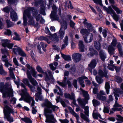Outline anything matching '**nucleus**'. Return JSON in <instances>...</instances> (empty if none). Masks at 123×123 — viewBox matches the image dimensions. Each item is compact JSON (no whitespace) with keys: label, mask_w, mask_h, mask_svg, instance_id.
<instances>
[{"label":"nucleus","mask_w":123,"mask_h":123,"mask_svg":"<svg viewBox=\"0 0 123 123\" xmlns=\"http://www.w3.org/2000/svg\"><path fill=\"white\" fill-rule=\"evenodd\" d=\"M94 3L97 4L101 5L102 4L101 0H93Z\"/></svg>","instance_id":"052dcab7"},{"label":"nucleus","mask_w":123,"mask_h":123,"mask_svg":"<svg viewBox=\"0 0 123 123\" xmlns=\"http://www.w3.org/2000/svg\"><path fill=\"white\" fill-rule=\"evenodd\" d=\"M83 24L84 25L87 26V28L90 31H92V30L93 29V27H92L91 24L89 23H88L85 21L83 23Z\"/></svg>","instance_id":"7c9ffc66"},{"label":"nucleus","mask_w":123,"mask_h":123,"mask_svg":"<svg viewBox=\"0 0 123 123\" xmlns=\"http://www.w3.org/2000/svg\"><path fill=\"white\" fill-rule=\"evenodd\" d=\"M13 44L9 43L8 40H2V46L4 47H7L9 49H11L13 46Z\"/></svg>","instance_id":"4468645a"},{"label":"nucleus","mask_w":123,"mask_h":123,"mask_svg":"<svg viewBox=\"0 0 123 123\" xmlns=\"http://www.w3.org/2000/svg\"><path fill=\"white\" fill-rule=\"evenodd\" d=\"M14 35L16 36L13 38V39L14 40L19 41L21 39V38L19 37V35L16 32H14Z\"/></svg>","instance_id":"8fccbe9b"},{"label":"nucleus","mask_w":123,"mask_h":123,"mask_svg":"<svg viewBox=\"0 0 123 123\" xmlns=\"http://www.w3.org/2000/svg\"><path fill=\"white\" fill-rule=\"evenodd\" d=\"M117 117L118 118H117V121H120L123 122V117L119 115H117Z\"/></svg>","instance_id":"0e129e2a"},{"label":"nucleus","mask_w":123,"mask_h":123,"mask_svg":"<svg viewBox=\"0 0 123 123\" xmlns=\"http://www.w3.org/2000/svg\"><path fill=\"white\" fill-rule=\"evenodd\" d=\"M27 12L26 13L27 16L28 18L29 19L28 21V24L31 25H34L35 24L34 20L33 19V17L31 16L30 11H29L28 10Z\"/></svg>","instance_id":"f8f14e48"},{"label":"nucleus","mask_w":123,"mask_h":123,"mask_svg":"<svg viewBox=\"0 0 123 123\" xmlns=\"http://www.w3.org/2000/svg\"><path fill=\"white\" fill-rule=\"evenodd\" d=\"M29 11H32V14L33 16L35 18L36 20L37 21H39L42 16L38 14L39 11L37 9H34L33 7H29L27 9Z\"/></svg>","instance_id":"6e6552de"},{"label":"nucleus","mask_w":123,"mask_h":123,"mask_svg":"<svg viewBox=\"0 0 123 123\" xmlns=\"http://www.w3.org/2000/svg\"><path fill=\"white\" fill-rule=\"evenodd\" d=\"M68 37L67 36H66L63 40V42L64 44L66 46H67L68 45Z\"/></svg>","instance_id":"603ef678"},{"label":"nucleus","mask_w":123,"mask_h":123,"mask_svg":"<svg viewBox=\"0 0 123 123\" xmlns=\"http://www.w3.org/2000/svg\"><path fill=\"white\" fill-rule=\"evenodd\" d=\"M2 61L5 62L8 61L7 58V56L6 55H4L2 56Z\"/></svg>","instance_id":"e2e57ef3"},{"label":"nucleus","mask_w":123,"mask_h":123,"mask_svg":"<svg viewBox=\"0 0 123 123\" xmlns=\"http://www.w3.org/2000/svg\"><path fill=\"white\" fill-rule=\"evenodd\" d=\"M88 78L84 76H82L81 77H80L78 78V80L80 84L83 87H85V85L83 84L84 81L83 80L84 79H87Z\"/></svg>","instance_id":"bb28decb"},{"label":"nucleus","mask_w":123,"mask_h":123,"mask_svg":"<svg viewBox=\"0 0 123 123\" xmlns=\"http://www.w3.org/2000/svg\"><path fill=\"white\" fill-rule=\"evenodd\" d=\"M107 30L106 29H103V30L102 34L103 37L105 38L107 36Z\"/></svg>","instance_id":"69168bd1"},{"label":"nucleus","mask_w":123,"mask_h":123,"mask_svg":"<svg viewBox=\"0 0 123 123\" xmlns=\"http://www.w3.org/2000/svg\"><path fill=\"white\" fill-rule=\"evenodd\" d=\"M37 92L36 93L35 96L37 97L39 100L43 98L42 96L41 95L42 89L41 87L38 86L37 88Z\"/></svg>","instance_id":"a211bd4d"},{"label":"nucleus","mask_w":123,"mask_h":123,"mask_svg":"<svg viewBox=\"0 0 123 123\" xmlns=\"http://www.w3.org/2000/svg\"><path fill=\"white\" fill-rule=\"evenodd\" d=\"M106 11L108 14H110L111 15L115 12L111 7H110L107 8Z\"/></svg>","instance_id":"49530a36"},{"label":"nucleus","mask_w":123,"mask_h":123,"mask_svg":"<svg viewBox=\"0 0 123 123\" xmlns=\"http://www.w3.org/2000/svg\"><path fill=\"white\" fill-rule=\"evenodd\" d=\"M16 99L15 98H13L11 99L10 102L11 103L15 104L16 103Z\"/></svg>","instance_id":"680f3d73"},{"label":"nucleus","mask_w":123,"mask_h":123,"mask_svg":"<svg viewBox=\"0 0 123 123\" xmlns=\"http://www.w3.org/2000/svg\"><path fill=\"white\" fill-rule=\"evenodd\" d=\"M52 38L54 39V41L56 42H58L59 41L58 38V37L56 33H55L52 35Z\"/></svg>","instance_id":"3c124183"},{"label":"nucleus","mask_w":123,"mask_h":123,"mask_svg":"<svg viewBox=\"0 0 123 123\" xmlns=\"http://www.w3.org/2000/svg\"><path fill=\"white\" fill-rule=\"evenodd\" d=\"M38 39L39 40H45L46 42H49L48 39H47V38L43 36H41L38 38Z\"/></svg>","instance_id":"bf43d9fd"},{"label":"nucleus","mask_w":123,"mask_h":123,"mask_svg":"<svg viewBox=\"0 0 123 123\" xmlns=\"http://www.w3.org/2000/svg\"><path fill=\"white\" fill-rule=\"evenodd\" d=\"M6 74V72L3 68L2 65H0V74L5 75Z\"/></svg>","instance_id":"c03bdc74"},{"label":"nucleus","mask_w":123,"mask_h":123,"mask_svg":"<svg viewBox=\"0 0 123 123\" xmlns=\"http://www.w3.org/2000/svg\"><path fill=\"white\" fill-rule=\"evenodd\" d=\"M12 31L9 30L7 29L5 32V34L9 36L11 35Z\"/></svg>","instance_id":"774afa93"},{"label":"nucleus","mask_w":123,"mask_h":123,"mask_svg":"<svg viewBox=\"0 0 123 123\" xmlns=\"http://www.w3.org/2000/svg\"><path fill=\"white\" fill-rule=\"evenodd\" d=\"M108 51L110 55H112L114 53L115 49L112 45H109L108 48Z\"/></svg>","instance_id":"a878e982"},{"label":"nucleus","mask_w":123,"mask_h":123,"mask_svg":"<svg viewBox=\"0 0 123 123\" xmlns=\"http://www.w3.org/2000/svg\"><path fill=\"white\" fill-rule=\"evenodd\" d=\"M111 16L116 21H117L118 20L119 17L115 12L113 13Z\"/></svg>","instance_id":"de8ad7c7"},{"label":"nucleus","mask_w":123,"mask_h":123,"mask_svg":"<svg viewBox=\"0 0 123 123\" xmlns=\"http://www.w3.org/2000/svg\"><path fill=\"white\" fill-rule=\"evenodd\" d=\"M10 17L12 20L14 21L18 20V18L16 12L13 11L10 12Z\"/></svg>","instance_id":"f3484780"},{"label":"nucleus","mask_w":123,"mask_h":123,"mask_svg":"<svg viewBox=\"0 0 123 123\" xmlns=\"http://www.w3.org/2000/svg\"><path fill=\"white\" fill-rule=\"evenodd\" d=\"M97 64L96 61V60H92L90 63L89 65V68L90 71L91 72H92V69L94 68Z\"/></svg>","instance_id":"6ab92c4d"},{"label":"nucleus","mask_w":123,"mask_h":123,"mask_svg":"<svg viewBox=\"0 0 123 123\" xmlns=\"http://www.w3.org/2000/svg\"><path fill=\"white\" fill-rule=\"evenodd\" d=\"M99 55L101 60L103 61H104L106 57V54L103 50H101L99 51Z\"/></svg>","instance_id":"5701e85b"},{"label":"nucleus","mask_w":123,"mask_h":123,"mask_svg":"<svg viewBox=\"0 0 123 123\" xmlns=\"http://www.w3.org/2000/svg\"><path fill=\"white\" fill-rule=\"evenodd\" d=\"M90 35L88 34L85 36L84 37V41L86 43L91 42L93 39V36L92 33L90 34Z\"/></svg>","instance_id":"9b49d317"},{"label":"nucleus","mask_w":123,"mask_h":123,"mask_svg":"<svg viewBox=\"0 0 123 123\" xmlns=\"http://www.w3.org/2000/svg\"><path fill=\"white\" fill-rule=\"evenodd\" d=\"M114 65L109 64L108 67V68L110 70L113 71L114 68Z\"/></svg>","instance_id":"5fc2aeb1"},{"label":"nucleus","mask_w":123,"mask_h":123,"mask_svg":"<svg viewBox=\"0 0 123 123\" xmlns=\"http://www.w3.org/2000/svg\"><path fill=\"white\" fill-rule=\"evenodd\" d=\"M105 88L106 90L107 93L108 94L109 93V89L110 88V83L109 82H106Z\"/></svg>","instance_id":"f704fd0d"},{"label":"nucleus","mask_w":123,"mask_h":123,"mask_svg":"<svg viewBox=\"0 0 123 123\" xmlns=\"http://www.w3.org/2000/svg\"><path fill=\"white\" fill-rule=\"evenodd\" d=\"M80 32L83 35H85L86 34V35H87L88 34H90V33L88 32V30L86 29H81L80 31Z\"/></svg>","instance_id":"e433bc0d"},{"label":"nucleus","mask_w":123,"mask_h":123,"mask_svg":"<svg viewBox=\"0 0 123 123\" xmlns=\"http://www.w3.org/2000/svg\"><path fill=\"white\" fill-rule=\"evenodd\" d=\"M64 34L65 31L63 30L60 29L59 32V37L62 39L64 36Z\"/></svg>","instance_id":"58836bf2"},{"label":"nucleus","mask_w":123,"mask_h":123,"mask_svg":"<svg viewBox=\"0 0 123 123\" xmlns=\"http://www.w3.org/2000/svg\"><path fill=\"white\" fill-rule=\"evenodd\" d=\"M48 72L49 75V77L46 72L44 73V74L46 75L45 78V80L47 81H48L49 80H51L52 82H53L54 81V79L53 78L51 71L50 70H48Z\"/></svg>","instance_id":"ddd939ff"},{"label":"nucleus","mask_w":123,"mask_h":123,"mask_svg":"<svg viewBox=\"0 0 123 123\" xmlns=\"http://www.w3.org/2000/svg\"><path fill=\"white\" fill-rule=\"evenodd\" d=\"M96 98L99 100L105 101L106 100V98L105 96H103L100 94H98Z\"/></svg>","instance_id":"c756f323"},{"label":"nucleus","mask_w":123,"mask_h":123,"mask_svg":"<svg viewBox=\"0 0 123 123\" xmlns=\"http://www.w3.org/2000/svg\"><path fill=\"white\" fill-rule=\"evenodd\" d=\"M36 69L37 71L40 73H43V72L42 68L39 66H37L36 67Z\"/></svg>","instance_id":"864d4df0"},{"label":"nucleus","mask_w":123,"mask_h":123,"mask_svg":"<svg viewBox=\"0 0 123 123\" xmlns=\"http://www.w3.org/2000/svg\"><path fill=\"white\" fill-rule=\"evenodd\" d=\"M24 101L29 104L31 107H32V113L33 114H35L36 112H37V111L35 109L36 107L34 106L35 102L34 98L31 96H29Z\"/></svg>","instance_id":"0eeeda50"},{"label":"nucleus","mask_w":123,"mask_h":123,"mask_svg":"<svg viewBox=\"0 0 123 123\" xmlns=\"http://www.w3.org/2000/svg\"><path fill=\"white\" fill-rule=\"evenodd\" d=\"M96 79L97 82L99 84L103 83L104 81V80L102 78L98 76H96Z\"/></svg>","instance_id":"72a5a7b5"},{"label":"nucleus","mask_w":123,"mask_h":123,"mask_svg":"<svg viewBox=\"0 0 123 123\" xmlns=\"http://www.w3.org/2000/svg\"><path fill=\"white\" fill-rule=\"evenodd\" d=\"M26 66L28 69L27 70L26 73L28 78L33 85L36 86L37 85L38 83L32 77L31 75V74L33 77H37V72L36 71L35 68L28 64L26 65Z\"/></svg>","instance_id":"20e7f679"},{"label":"nucleus","mask_w":123,"mask_h":123,"mask_svg":"<svg viewBox=\"0 0 123 123\" xmlns=\"http://www.w3.org/2000/svg\"><path fill=\"white\" fill-rule=\"evenodd\" d=\"M44 104L45 106L44 113L46 118L45 122H55L56 120L54 117V115L51 113L53 111H55L58 109V107L56 105H53L52 103L47 99L46 100Z\"/></svg>","instance_id":"f257e3e1"},{"label":"nucleus","mask_w":123,"mask_h":123,"mask_svg":"<svg viewBox=\"0 0 123 123\" xmlns=\"http://www.w3.org/2000/svg\"><path fill=\"white\" fill-rule=\"evenodd\" d=\"M112 7L113 9L116 12L117 14H121L122 11V10H120L117 7L114 5L112 6Z\"/></svg>","instance_id":"473e14b6"},{"label":"nucleus","mask_w":123,"mask_h":123,"mask_svg":"<svg viewBox=\"0 0 123 123\" xmlns=\"http://www.w3.org/2000/svg\"><path fill=\"white\" fill-rule=\"evenodd\" d=\"M75 96L73 92L71 93V95L69 93H65L64 94V96L65 98L70 99H74Z\"/></svg>","instance_id":"393cba45"},{"label":"nucleus","mask_w":123,"mask_h":123,"mask_svg":"<svg viewBox=\"0 0 123 123\" xmlns=\"http://www.w3.org/2000/svg\"><path fill=\"white\" fill-rule=\"evenodd\" d=\"M93 118L95 119H98V118L102 119L101 115L98 112V111L96 109H94L93 111L92 114Z\"/></svg>","instance_id":"dca6fc26"},{"label":"nucleus","mask_w":123,"mask_h":123,"mask_svg":"<svg viewBox=\"0 0 123 123\" xmlns=\"http://www.w3.org/2000/svg\"><path fill=\"white\" fill-rule=\"evenodd\" d=\"M21 119L26 123H32V121L30 118L26 117L22 118Z\"/></svg>","instance_id":"4c0bfd02"},{"label":"nucleus","mask_w":123,"mask_h":123,"mask_svg":"<svg viewBox=\"0 0 123 123\" xmlns=\"http://www.w3.org/2000/svg\"><path fill=\"white\" fill-rule=\"evenodd\" d=\"M117 40L115 38H114L113 39L111 43V45H112V46L114 47H115L117 44Z\"/></svg>","instance_id":"6e6d98bb"},{"label":"nucleus","mask_w":123,"mask_h":123,"mask_svg":"<svg viewBox=\"0 0 123 123\" xmlns=\"http://www.w3.org/2000/svg\"><path fill=\"white\" fill-rule=\"evenodd\" d=\"M79 48L81 52L84 51L85 47L83 44V42L82 41H80L79 43Z\"/></svg>","instance_id":"b1692460"},{"label":"nucleus","mask_w":123,"mask_h":123,"mask_svg":"<svg viewBox=\"0 0 123 123\" xmlns=\"http://www.w3.org/2000/svg\"><path fill=\"white\" fill-rule=\"evenodd\" d=\"M119 111L122 112L123 111V110L121 108H118L116 107H114L112 108L111 110L110 111L109 114L111 115L115 111Z\"/></svg>","instance_id":"c9c22d12"},{"label":"nucleus","mask_w":123,"mask_h":123,"mask_svg":"<svg viewBox=\"0 0 123 123\" xmlns=\"http://www.w3.org/2000/svg\"><path fill=\"white\" fill-rule=\"evenodd\" d=\"M59 120L62 123H68L69 121L66 119H59Z\"/></svg>","instance_id":"338daca9"},{"label":"nucleus","mask_w":123,"mask_h":123,"mask_svg":"<svg viewBox=\"0 0 123 123\" xmlns=\"http://www.w3.org/2000/svg\"><path fill=\"white\" fill-rule=\"evenodd\" d=\"M13 112L14 111L12 109L7 106H6L4 110V118L6 119L8 121L13 122V118L10 116V113H13Z\"/></svg>","instance_id":"423d86ee"},{"label":"nucleus","mask_w":123,"mask_h":123,"mask_svg":"<svg viewBox=\"0 0 123 123\" xmlns=\"http://www.w3.org/2000/svg\"><path fill=\"white\" fill-rule=\"evenodd\" d=\"M70 112L76 118L77 122V123H82L79 121V117L78 115L75 113V112L72 110V108L70 107L69 108Z\"/></svg>","instance_id":"4be33fe9"},{"label":"nucleus","mask_w":123,"mask_h":123,"mask_svg":"<svg viewBox=\"0 0 123 123\" xmlns=\"http://www.w3.org/2000/svg\"><path fill=\"white\" fill-rule=\"evenodd\" d=\"M0 91L2 93L3 98L13 96V91L10 83H6L4 85V83L1 82L0 84Z\"/></svg>","instance_id":"f03ea898"},{"label":"nucleus","mask_w":123,"mask_h":123,"mask_svg":"<svg viewBox=\"0 0 123 123\" xmlns=\"http://www.w3.org/2000/svg\"><path fill=\"white\" fill-rule=\"evenodd\" d=\"M81 55L78 53L74 54L72 56L73 60L76 62H79L80 60Z\"/></svg>","instance_id":"2eb2a0df"},{"label":"nucleus","mask_w":123,"mask_h":123,"mask_svg":"<svg viewBox=\"0 0 123 123\" xmlns=\"http://www.w3.org/2000/svg\"><path fill=\"white\" fill-rule=\"evenodd\" d=\"M56 8L53 9V11L50 15V18L52 21L58 20L59 22L61 24V27L60 29L65 30L67 28L68 23V20H64L63 19L62 20H60L59 19V17L58 15H56Z\"/></svg>","instance_id":"39448f33"},{"label":"nucleus","mask_w":123,"mask_h":123,"mask_svg":"<svg viewBox=\"0 0 123 123\" xmlns=\"http://www.w3.org/2000/svg\"><path fill=\"white\" fill-rule=\"evenodd\" d=\"M81 91L83 95L85 97L86 99H89V96L88 92L83 90H81Z\"/></svg>","instance_id":"a19ab883"},{"label":"nucleus","mask_w":123,"mask_h":123,"mask_svg":"<svg viewBox=\"0 0 123 123\" xmlns=\"http://www.w3.org/2000/svg\"><path fill=\"white\" fill-rule=\"evenodd\" d=\"M28 10L27 9L25 10L23 14V25L25 26H26L27 25V20L26 17L27 16L26 13H27Z\"/></svg>","instance_id":"412c9836"},{"label":"nucleus","mask_w":123,"mask_h":123,"mask_svg":"<svg viewBox=\"0 0 123 123\" xmlns=\"http://www.w3.org/2000/svg\"><path fill=\"white\" fill-rule=\"evenodd\" d=\"M94 46L97 50H99L100 49L101 46L100 42L95 41L94 42Z\"/></svg>","instance_id":"2f4dec72"},{"label":"nucleus","mask_w":123,"mask_h":123,"mask_svg":"<svg viewBox=\"0 0 123 123\" xmlns=\"http://www.w3.org/2000/svg\"><path fill=\"white\" fill-rule=\"evenodd\" d=\"M14 48L13 49V51L15 54H17L18 53L20 55L23 56H26V55L21 49L16 45L14 46Z\"/></svg>","instance_id":"9d476101"},{"label":"nucleus","mask_w":123,"mask_h":123,"mask_svg":"<svg viewBox=\"0 0 123 123\" xmlns=\"http://www.w3.org/2000/svg\"><path fill=\"white\" fill-rule=\"evenodd\" d=\"M7 26V27H11L14 25L13 23L8 20H7L6 21Z\"/></svg>","instance_id":"37998d69"},{"label":"nucleus","mask_w":123,"mask_h":123,"mask_svg":"<svg viewBox=\"0 0 123 123\" xmlns=\"http://www.w3.org/2000/svg\"><path fill=\"white\" fill-rule=\"evenodd\" d=\"M21 85L22 87L24 88V89L22 91L23 94L21 95V98L19 99V101L22 100H24V101L28 97L31 96L27 92V90L25 88V85L23 83H21Z\"/></svg>","instance_id":"1a4fd4ad"},{"label":"nucleus","mask_w":123,"mask_h":123,"mask_svg":"<svg viewBox=\"0 0 123 123\" xmlns=\"http://www.w3.org/2000/svg\"><path fill=\"white\" fill-rule=\"evenodd\" d=\"M67 78L66 77H64V78L63 81L62 82H61L58 81H57V82L62 87L65 86L67 85L66 80Z\"/></svg>","instance_id":"c85d7f7f"},{"label":"nucleus","mask_w":123,"mask_h":123,"mask_svg":"<svg viewBox=\"0 0 123 123\" xmlns=\"http://www.w3.org/2000/svg\"><path fill=\"white\" fill-rule=\"evenodd\" d=\"M114 90L115 91L114 95H115V98L116 99L115 102H117L118 98L117 97V96L119 97V95L117 93L119 92V89L117 88H116L114 89Z\"/></svg>","instance_id":"79ce46f5"},{"label":"nucleus","mask_w":123,"mask_h":123,"mask_svg":"<svg viewBox=\"0 0 123 123\" xmlns=\"http://www.w3.org/2000/svg\"><path fill=\"white\" fill-rule=\"evenodd\" d=\"M23 82L26 85L28 86L30 88V89L31 91H33L35 89V87L33 86L30 85L29 82L27 79H24L23 80Z\"/></svg>","instance_id":"aec40b11"},{"label":"nucleus","mask_w":123,"mask_h":123,"mask_svg":"<svg viewBox=\"0 0 123 123\" xmlns=\"http://www.w3.org/2000/svg\"><path fill=\"white\" fill-rule=\"evenodd\" d=\"M61 54L62 57L66 61H70L71 60V58L70 57L69 55H66L62 53L61 52Z\"/></svg>","instance_id":"ea45409f"},{"label":"nucleus","mask_w":123,"mask_h":123,"mask_svg":"<svg viewBox=\"0 0 123 123\" xmlns=\"http://www.w3.org/2000/svg\"><path fill=\"white\" fill-rule=\"evenodd\" d=\"M53 63L50 64L49 65V66L50 67V69L53 71L55 70L56 69V67H54Z\"/></svg>","instance_id":"13d9d810"},{"label":"nucleus","mask_w":123,"mask_h":123,"mask_svg":"<svg viewBox=\"0 0 123 123\" xmlns=\"http://www.w3.org/2000/svg\"><path fill=\"white\" fill-rule=\"evenodd\" d=\"M98 74L100 75L101 76H104L106 78L108 77V76L107 75V72L106 70H104V73L102 70H99L98 71Z\"/></svg>","instance_id":"cd10ccee"},{"label":"nucleus","mask_w":123,"mask_h":123,"mask_svg":"<svg viewBox=\"0 0 123 123\" xmlns=\"http://www.w3.org/2000/svg\"><path fill=\"white\" fill-rule=\"evenodd\" d=\"M2 53L5 55H8V52L7 50L5 49H2L1 50Z\"/></svg>","instance_id":"4d7b16f0"},{"label":"nucleus","mask_w":123,"mask_h":123,"mask_svg":"<svg viewBox=\"0 0 123 123\" xmlns=\"http://www.w3.org/2000/svg\"><path fill=\"white\" fill-rule=\"evenodd\" d=\"M77 100L79 104L81 106V108H83L85 110L84 114L83 113L80 114L81 117L86 122H88L90 121L88 117L89 116V107L88 106H85V105L87 103V101L85 99H82L79 98L77 99Z\"/></svg>","instance_id":"7ed1b4c3"},{"label":"nucleus","mask_w":123,"mask_h":123,"mask_svg":"<svg viewBox=\"0 0 123 123\" xmlns=\"http://www.w3.org/2000/svg\"><path fill=\"white\" fill-rule=\"evenodd\" d=\"M65 6L66 7L67 6V5H68V8H70L71 9H72L73 8V7L72 6L71 2L70 1H69V3L68 4H67V2H65Z\"/></svg>","instance_id":"09e8293b"},{"label":"nucleus","mask_w":123,"mask_h":123,"mask_svg":"<svg viewBox=\"0 0 123 123\" xmlns=\"http://www.w3.org/2000/svg\"><path fill=\"white\" fill-rule=\"evenodd\" d=\"M92 102L93 105L94 107L98 106L100 104V102L95 99L92 100Z\"/></svg>","instance_id":"a18cd8bd"}]
</instances>
